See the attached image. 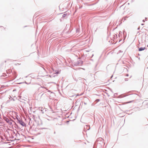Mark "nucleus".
Instances as JSON below:
<instances>
[{
    "label": "nucleus",
    "mask_w": 148,
    "mask_h": 148,
    "mask_svg": "<svg viewBox=\"0 0 148 148\" xmlns=\"http://www.w3.org/2000/svg\"><path fill=\"white\" fill-rule=\"evenodd\" d=\"M18 123L23 126H25V123L23 121L21 120H18Z\"/></svg>",
    "instance_id": "nucleus-1"
},
{
    "label": "nucleus",
    "mask_w": 148,
    "mask_h": 148,
    "mask_svg": "<svg viewBox=\"0 0 148 148\" xmlns=\"http://www.w3.org/2000/svg\"><path fill=\"white\" fill-rule=\"evenodd\" d=\"M145 49V47H141L139 48V51H140L144 50Z\"/></svg>",
    "instance_id": "nucleus-2"
},
{
    "label": "nucleus",
    "mask_w": 148,
    "mask_h": 148,
    "mask_svg": "<svg viewBox=\"0 0 148 148\" xmlns=\"http://www.w3.org/2000/svg\"><path fill=\"white\" fill-rule=\"evenodd\" d=\"M0 29H1V30H2L4 29V28L2 26H0Z\"/></svg>",
    "instance_id": "nucleus-3"
},
{
    "label": "nucleus",
    "mask_w": 148,
    "mask_h": 148,
    "mask_svg": "<svg viewBox=\"0 0 148 148\" xmlns=\"http://www.w3.org/2000/svg\"><path fill=\"white\" fill-rule=\"evenodd\" d=\"M3 75L1 76V77H2L3 76H6V74H3Z\"/></svg>",
    "instance_id": "nucleus-4"
},
{
    "label": "nucleus",
    "mask_w": 148,
    "mask_h": 148,
    "mask_svg": "<svg viewBox=\"0 0 148 148\" xmlns=\"http://www.w3.org/2000/svg\"><path fill=\"white\" fill-rule=\"evenodd\" d=\"M6 121L7 122H8L9 121V120L8 118H6Z\"/></svg>",
    "instance_id": "nucleus-5"
}]
</instances>
